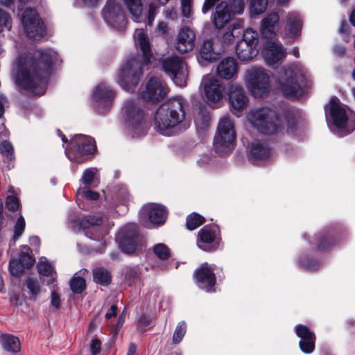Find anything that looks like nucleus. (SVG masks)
Wrapping results in <instances>:
<instances>
[{
    "instance_id": "obj_1",
    "label": "nucleus",
    "mask_w": 355,
    "mask_h": 355,
    "mask_svg": "<svg viewBox=\"0 0 355 355\" xmlns=\"http://www.w3.org/2000/svg\"><path fill=\"white\" fill-rule=\"evenodd\" d=\"M60 62L59 56L51 49L37 50L33 55L26 53L15 62L12 76L21 88L33 95H42L46 91L44 77L53 64Z\"/></svg>"
},
{
    "instance_id": "obj_2",
    "label": "nucleus",
    "mask_w": 355,
    "mask_h": 355,
    "mask_svg": "<svg viewBox=\"0 0 355 355\" xmlns=\"http://www.w3.org/2000/svg\"><path fill=\"white\" fill-rule=\"evenodd\" d=\"M135 43L142 53L143 61L132 58L127 61L120 69L117 82L128 91L133 89L143 73L144 67L151 62L153 52L148 35L143 29H137L134 34Z\"/></svg>"
},
{
    "instance_id": "obj_3",
    "label": "nucleus",
    "mask_w": 355,
    "mask_h": 355,
    "mask_svg": "<svg viewBox=\"0 0 355 355\" xmlns=\"http://www.w3.org/2000/svg\"><path fill=\"white\" fill-rule=\"evenodd\" d=\"M186 101L181 96H175L162 103L157 109L155 117V128L165 136L176 135L187 127L185 119Z\"/></svg>"
},
{
    "instance_id": "obj_4",
    "label": "nucleus",
    "mask_w": 355,
    "mask_h": 355,
    "mask_svg": "<svg viewBox=\"0 0 355 355\" xmlns=\"http://www.w3.org/2000/svg\"><path fill=\"white\" fill-rule=\"evenodd\" d=\"M247 119L252 127L266 135L282 132L286 125V131L288 132L292 131L295 123L291 114L279 116L275 110L267 107L251 110Z\"/></svg>"
},
{
    "instance_id": "obj_5",
    "label": "nucleus",
    "mask_w": 355,
    "mask_h": 355,
    "mask_svg": "<svg viewBox=\"0 0 355 355\" xmlns=\"http://www.w3.org/2000/svg\"><path fill=\"white\" fill-rule=\"evenodd\" d=\"M311 80L308 70L300 63H293L284 67L279 72L277 88L288 98L301 96L304 89L311 85Z\"/></svg>"
},
{
    "instance_id": "obj_6",
    "label": "nucleus",
    "mask_w": 355,
    "mask_h": 355,
    "mask_svg": "<svg viewBox=\"0 0 355 355\" xmlns=\"http://www.w3.org/2000/svg\"><path fill=\"white\" fill-rule=\"evenodd\" d=\"M326 120L340 134L346 135L355 130V112L340 103L336 97L324 107Z\"/></svg>"
},
{
    "instance_id": "obj_7",
    "label": "nucleus",
    "mask_w": 355,
    "mask_h": 355,
    "mask_svg": "<svg viewBox=\"0 0 355 355\" xmlns=\"http://www.w3.org/2000/svg\"><path fill=\"white\" fill-rule=\"evenodd\" d=\"M125 124L128 128L132 137H139L146 132L144 111L134 100L125 102L121 111Z\"/></svg>"
},
{
    "instance_id": "obj_8",
    "label": "nucleus",
    "mask_w": 355,
    "mask_h": 355,
    "mask_svg": "<svg viewBox=\"0 0 355 355\" xmlns=\"http://www.w3.org/2000/svg\"><path fill=\"white\" fill-rule=\"evenodd\" d=\"M235 139L236 133L232 120L228 116L221 118L214 141L215 151L219 155L228 153L233 150Z\"/></svg>"
},
{
    "instance_id": "obj_9",
    "label": "nucleus",
    "mask_w": 355,
    "mask_h": 355,
    "mask_svg": "<svg viewBox=\"0 0 355 355\" xmlns=\"http://www.w3.org/2000/svg\"><path fill=\"white\" fill-rule=\"evenodd\" d=\"M94 139L85 135H76L65 147V154L73 162L80 163L81 156L89 155L96 150Z\"/></svg>"
},
{
    "instance_id": "obj_10",
    "label": "nucleus",
    "mask_w": 355,
    "mask_h": 355,
    "mask_svg": "<svg viewBox=\"0 0 355 355\" xmlns=\"http://www.w3.org/2000/svg\"><path fill=\"white\" fill-rule=\"evenodd\" d=\"M245 82L248 89L254 96H261L270 87V76L263 67H253L246 71Z\"/></svg>"
},
{
    "instance_id": "obj_11",
    "label": "nucleus",
    "mask_w": 355,
    "mask_h": 355,
    "mask_svg": "<svg viewBox=\"0 0 355 355\" xmlns=\"http://www.w3.org/2000/svg\"><path fill=\"white\" fill-rule=\"evenodd\" d=\"M81 225L85 228L90 230L84 231L85 234L88 238L102 241L104 243V237L107 234L108 229L111 228L114 224L112 221H109L106 218L98 217L96 216L89 215L83 218Z\"/></svg>"
},
{
    "instance_id": "obj_12",
    "label": "nucleus",
    "mask_w": 355,
    "mask_h": 355,
    "mask_svg": "<svg viewBox=\"0 0 355 355\" xmlns=\"http://www.w3.org/2000/svg\"><path fill=\"white\" fill-rule=\"evenodd\" d=\"M21 21L28 37L39 40L44 35V24L35 9L24 10L21 14Z\"/></svg>"
},
{
    "instance_id": "obj_13",
    "label": "nucleus",
    "mask_w": 355,
    "mask_h": 355,
    "mask_svg": "<svg viewBox=\"0 0 355 355\" xmlns=\"http://www.w3.org/2000/svg\"><path fill=\"white\" fill-rule=\"evenodd\" d=\"M163 69L175 85L183 87L187 84L188 70L186 63L180 58L173 56L162 62Z\"/></svg>"
},
{
    "instance_id": "obj_14",
    "label": "nucleus",
    "mask_w": 355,
    "mask_h": 355,
    "mask_svg": "<svg viewBox=\"0 0 355 355\" xmlns=\"http://www.w3.org/2000/svg\"><path fill=\"white\" fill-rule=\"evenodd\" d=\"M167 217V210L162 205L148 203L142 207L139 211L140 222L150 228V224L163 225Z\"/></svg>"
},
{
    "instance_id": "obj_15",
    "label": "nucleus",
    "mask_w": 355,
    "mask_h": 355,
    "mask_svg": "<svg viewBox=\"0 0 355 355\" xmlns=\"http://www.w3.org/2000/svg\"><path fill=\"white\" fill-rule=\"evenodd\" d=\"M105 22L119 31H122L126 26V18L121 7L115 0H107L103 10Z\"/></svg>"
},
{
    "instance_id": "obj_16",
    "label": "nucleus",
    "mask_w": 355,
    "mask_h": 355,
    "mask_svg": "<svg viewBox=\"0 0 355 355\" xmlns=\"http://www.w3.org/2000/svg\"><path fill=\"white\" fill-rule=\"evenodd\" d=\"M114 97V91L105 83H101L93 92L92 97L93 106L99 113H103L112 106Z\"/></svg>"
},
{
    "instance_id": "obj_17",
    "label": "nucleus",
    "mask_w": 355,
    "mask_h": 355,
    "mask_svg": "<svg viewBox=\"0 0 355 355\" xmlns=\"http://www.w3.org/2000/svg\"><path fill=\"white\" fill-rule=\"evenodd\" d=\"M168 89L165 83L159 78H151L146 83L141 97L146 101L156 103L163 99L168 94Z\"/></svg>"
},
{
    "instance_id": "obj_18",
    "label": "nucleus",
    "mask_w": 355,
    "mask_h": 355,
    "mask_svg": "<svg viewBox=\"0 0 355 355\" xmlns=\"http://www.w3.org/2000/svg\"><path fill=\"white\" fill-rule=\"evenodd\" d=\"M201 86L204 94L209 103L219 102L223 97L225 87L223 83L213 75L207 74L202 78Z\"/></svg>"
},
{
    "instance_id": "obj_19",
    "label": "nucleus",
    "mask_w": 355,
    "mask_h": 355,
    "mask_svg": "<svg viewBox=\"0 0 355 355\" xmlns=\"http://www.w3.org/2000/svg\"><path fill=\"white\" fill-rule=\"evenodd\" d=\"M137 238V225L128 224L119 232L116 240L123 252L127 254H131L136 250Z\"/></svg>"
},
{
    "instance_id": "obj_20",
    "label": "nucleus",
    "mask_w": 355,
    "mask_h": 355,
    "mask_svg": "<svg viewBox=\"0 0 355 355\" xmlns=\"http://www.w3.org/2000/svg\"><path fill=\"white\" fill-rule=\"evenodd\" d=\"M218 228L216 225H205L198 233L197 245L204 251L215 250L219 245L217 239Z\"/></svg>"
},
{
    "instance_id": "obj_21",
    "label": "nucleus",
    "mask_w": 355,
    "mask_h": 355,
    "mask_svg": "<svg viewBox=\"0 0 355 355\" xmlns=\"http://www.w3.org/2000/svg\"><path fill=\"white\" fill-rule=\"evenodd\" d=\"M215 266L207 263H202L195 272L198 286L207 292H214L216 277L214 273Z\"/></svg>"
},
{
    "instance_id": "obj_22",
    "label": "nucleus",
    "mask_w": 355,
    "mask_h": 355,
    "mask_svg": "<svg viewBox=\"0 0 355 355\" xmlns=\"http://www.w3.org/2000/svg\"><path fill=\"white\" fill-rule=\"evenodd\" d=\"M196 44V33L188 26H183L178 31L175 48L180 53H185L192 51Z\"/></svg>"
},
{
    "instance_id": "obj_23",
    "label": "nucleus",
    "mask_w": 355,
    "mask_h": 355,
    "mask_svg": "<svg viewBox=\"0 0 355 355\" xmlns=\"http://www.w3.org/2000/svg\"><path fill=\"white\" fill-rule=\"evenodd\" d=\"M229 101L232 108L238 112L243 111L248 104V98L243 88L236 83L228 87Z\"/></svg>"
},
{
    "instance_id": "obj_24",
    "label": "nucleus",
    "mask_w": 355,
    "mask_h": 355,
    "mask_svg": "<svg viewBox=\"0 0 355 355\" xmlns=\"http://www.w3.org/2000/svg\"><path fill=\"white\" fill-rule=\"evenodd\" d=\"M286 55V49L279 41H271L266 43L264 50V59L268 65H275L281 62Z\"/></svg>"
},
{
    "instance_id": "obj_25",
    "label": "nucleus",
    "mask_w": 355,
    "mask_h": 355,
    "mask_svg": "<svg viewBox=\"0 0 355 355\" xmlns=\"http://www.w3.org/2000/svg\"><path fill=\"white\" fill-rule=\"evenodd\" d=\"M295 332L297 336L301 338L299 343L301 350L306 354L313 352L315 340L314 334L304 325H297Z\"/></svg>"
},
{
    "instance_id": "obj_26",
    "label": "nucleus",
    "mask_w": 355,
    "mask_h": 355,
    "mask_svg": "<svg viewBox=\"0 0 355 355\" xmlns=\"http://www.w3.org/2000/svg\"><path fill=\"white\" fill-rule=\"evenodd\" d=\"M238 69L236 60L232 58H226L218 63L216 73L220 78L229 80L236 76Z\"/></svg>"
},
{
    "instance_id": "obj_27",
    "label": "nucleus",
    "mask_w": 355,
    "mask_h": 355,
    "mask_svg": "<svg viewBox=\"0 0 355 355\" xmlns=\"http://www.w3.org/2000/svg\"><path fill=\"white\" fill-rule=\"evenodd\" d=\"M231 19V11L228 3L222 1L218 3L215 8V12L212 15V22L214 26L220 29L223 28Z\"/></svg>"
},
{
    "instance_id": "obj_28",
    "label": "nucleus",
    "mask_w": 355,
    "mask_h": 355,
    "mask_svg": "<svg viewBox=\"0 0 355 355\" xmlns=\"http://www.w3.org/2000/svg\"><path fill=\"white\" fill-rule=\"evenodd\" d=\"M302 27V21L297 13L288 14L286 19V36L295 41L300 35Z\"/></svg>"
},
{
    "instance_id": "obj_29",
    "label": "nucleus",
    "mask_w": 355,
    "mask_h": 355,
    "mask_svg": "<svg viewBox=\"0 0 355 355\" xmlns=\"http://www.w3.org/2000/svg\"><path fill=\"white\" fill-rule=\"evenodd\" d=\"M279 17L277 13H270L261 22V31L266 38H272L276 34V26Z\"/></svg>"
},
{
    "instance_id": "obj_30",
    "label": "nucleus",
    "mask_w": 355,
    "mask_h": 355,
    "mask_svg": "<svg viewBox=\"0 0 355 355\" xmlns=\"http://www.w3.org/2000/svg\"><path fill=\"white\" fill-rule=\"evenodd\" d=\"M270 155V148L263 143L256 141L251 144L249 158L252 162L266 158Z\"/></svg>"
},
{
    "instance_id": "obj_31",
    "label": "nucleus",
    "mask_w": 355,
    "mask_h": 355,
    "mask_svg": "<svg viewBox=\"0 0 355 355\" xmlns=\"http://www.w3.org/2000/svg\"><path fill=\"white\" fill-rule=\"evenodd\" d=\"M257 48L241 42V40L236 44V53L239 59L241 61H248L255 57L257 54Z\"/></svg>"
},
{
    "instance_id": "obj_32",
    "label": "nucleus",
    "mask_w": 355,
    "mask_h": 355,
    "mask_svg": "<svg viewBox=\"0 0 355 355\" xmlns=\"http://www.w3.org/2000/svg\"><path fill=\"white\" fill-rule=\"evenodd\" d=\"M0 343L4 350L17 353L21 349V344L19 338L10 334H2L0 336Z\"/></svg>"
},
{
    "instance_id": "obj_33",
    "label": "nucleus",
    "mask_w": 355,
    "mask_h": 355,
    "mask_svg": "<svg viewBox=\"0 0 355 355\" xmlns=\"http://www.w3.org/2000/svg\"><path fill=\"white\" fill-rule=\"evenodd\" d=\"M132 19L136 22L141 21L142 17V3L141 0H123Z\"/></svg>"
},
{
    "instance_id": "obj_34",
    "label": "nucleus",
    "mask_w": 355,
    "mask_h": 355,
    "mask_svg": "<svg viewBox=\"0 0 355 355\" xmlns=\"http://www.w3.org/2000/svg\"><path fill=\"white\" fill-rule=\"evenodd\" d=\"M0 152L4 157V162L8 163V168H12L15 155L14 148L12 144L7 140H4L2 142H1Z\"/></svg>"
},
{
    "instance_id": "obj_35",
    "label": "nucleus",
    "mask_w": 355,
    "mask_h": 355,
    "mask_svg": "<svg viewBox=\"0 0 355 355\" xmlns=\"http://www.w3.org/2000/svg\"><path fill=\"white\" fill-rule=\"evenodd\" d=\"M37 270L39 273L42 276L49 277L47 284H50L55 282L56 279V273L51 265L46 261H40L37 263Z\"/></svg>"
},
{
    "instance_id": "obj_36",
    "label": "nucleus",
    "mask_w": 355,
    "mask_h": 355,
    "mask_svg": "<svg viewBox=\"0 0 355 355\" xmlns=\"http://www.w3.org/2000/svg\"><path fill=\"white\" fill-rule=\"evenodd\" d=\"M213 42L211 40H205L200 50V55L205 60H212L216 59V53H215Z\"/></svg>"
},
{
    "instance_id": "obj_37",
    "label": "nucleus",
    "mask_w": 355,
    "mask_h": 355,
    "mask_svg": "<svg viewBox=\"0 0 355 355\" xmlns=\"http://www.w3.org/2000/svg\"><path fill=\"white\" fill-rule=\"evenodd\" d=\"M93 277L95 282L107 285L111 281V275L110 272L103 268H97L93 270Z\"/></svg>"
},
{
    "instance_id": "obj_38",
    "label": "nucleus",
    "mask_w": 355,
    "mask_h": 355,
    "mask_svg": "<svg viewBox=\"0 0 355 355\" xmlns=\"http://www.w3.org/2000/svg\"><path fill=\"white\" fill-rule=\"evenodd\" d=\"M268 0H251L250 12L251 16H256L263 13L267 8Z\"/></svg>"
},
{
    "instance_id": "obj_39",
    "label": "nucleus",
    "mask_w": 355,
    "mask_h": 355,
    "mask_svg": "<svg viewBox=\"0 0 355 355\" xmlns=\"http://www.w3.org/2000/svg\"><path fill=\"white\" fill-rule=\"evenodd\" d=\"M205 219L202 216L193 213L187 216V227L189 230H193L204 223Z\"/></svg>"
},
{
    "instance_id": "obj_40",
    "label": "nucleus",
    "mask_w": 355,
    "mask_h": 355,
    "mask_svg": "<svg viewBox=\"0 0 355 355\" xmlns=\"http://www.w3.org/2000/svg\"><path fill=\"white\" fill-rule=\"evenodd\" d=\"M241 42H245L248 44L257 48L258 43V33L252 28H248L245 31Z\"/></svg>"
},
{
    "instance_id": "obj_41",
    "label": "nucleus",
    "mask_w": 355,
    "mask_h": 355,
    "mask_svg": "<svg viewBox=\"0 0 355 355\" xmlns=\"http://www.w3.org/2000/svg\"><path fill=\"white\" fill-rule=\"evenodd\" d=\"M85 280L79 276H75L71 279L70 287L73 293H80L85 288Z\"/></svg>"
},
{
    "instance_id": "obj_42",
    "label": "nucleus",
    "mask_w": 355,
    "mask_h": 355,
    "mask_svg": "<svg viewBox=\"0 0 355 355\" xmlns=\"http://www.w3.org/2000/svg\"><path fill=\"white\" fill-rule=\"evenodd\" d=\"M24 248L26 250V252L22 251L19 254V263L24 268H29L33 265L35 260L28 253L29 248L24 246Z\"/></svg>"
},
{
    "instance_id": "obj_43",
    "label": "nucleus",
    "mask_w": 355,
    "mask_h": 355,
    "mask_svg": "<svg viewBox=\"0 0 355 355\" xmlns=\"http://www.w3.org/2000/svg\"><path fill=\"white\" fill-rule=\"evenodd\" d=\"M12 28V20L9 15L0 9V33L4 31H10Z\"/></svg>"
},
{
    "instance_id": "obj_44",
    "label": "nucleus",
    "mask_w": 355,
    "mask_h": 355,
    "mask_svg": "<svg viewBox=\"0 0 355 355\" xmlns=\"http://www.w3.org/2000/svg\"><path fill=\"white\" fill-rule=\"evenodd\" d=\"M98 171L96 168H89L86 169L81 178L82 182L85 185L92 184L96 178Z\"/></svg>"
},
{
    "instance_id": "obj_45",
    "label": "nucleus",
    "mask_w": 355,
    "mask_h": 355,
    "mask_svg": "<svg viewBox=\"0 0 355 355\" xmlns=\"http://www.w3.org/2000/svg\"><path fill=\"white\" fill-rule=\"evenodd\" d=\"M155 254L162 260H166L170 257V250L164 243H158L154 246Z\"/></svg>"
},
{
    "instance_id": "obj_46",
    "label": "nucleus",
    "mask_w": 355,
    "mask_h": 355,
    "mask_svg": "<svg viewBox=\"0 0 355 355\" xmlns=\"http://www.w3.org/2000/svg\"><path fill=\"white\" fill-rule=\"evenodd\" d=\"M187 330V324L185 322L181 321L180 322L174 331L173 336V342L175 344L179 343L182 339L183 338Z\"/></svg>"
},
{
    "instance_id": "obj_47",
    "label": "nucleus",
    "mask_w": 355,
    "mask_h": 355,
    "mask_svg": "<svg viewBox=\"0 0 355 355\" xmlns=\"http://www.w3.org/2000/svg\"><path fill=\"white\" fill-rule=\"evenodd\" d=\"M76 196L77 198H85L87 200H96L98 199L99 194L96 191H93L89 189H80L77 191Z\"/></svg>"
},
{
    "instance_id": "obj_48",
    "label": "nucleus",
    "mask_w": 355,
    "mask_h": 355,
    "mask_svg": "<svg viewBox=\"0 0 355 355\" xmlns=\"http://www.w3.org/2000/svg\"><path fill=\"white\" fill-rule=\"evenodd\" d=\"M209 116L207 114L199 113L196 117L195 123L198 129H205L209 124Z\"/></svg>"
},
{
    "instance_id": "obj_49",
    "label": "nucleus",
    "mask_w": 355,
    "mask_h": 355,
    "mask_svg": "<svg viewBox=\"0 0 355 355\" xmlns=\"http://www.w3.org/2000/svg\"><path fill=\"white\" fill-rule=\"evenodd\" d=\"M26 285L32 297H35L40 291L39 282L36 279L28 278L26 281Z\"/></svg>"
},
{
    "instance_id": "obj_50",
    "label": "nucleus",
    "mask_w": 355,
    "mask_h": 355,
    "mask_svg": "<svg viewBox=\"0 0 355 355\" xmlns=\"http://www.w3.org/2000/svg\"><path fill=\"white\" fill-rule=\"evenodd\" d=\"M25 220L20 216L15 225L13 239L15 241L22 234L25 228Z\"/></svg>"
},
{
    "instance_id": "obj_51",
    "label": "nucleus",
    "mask_w": 355,
    "mask_h": 355,
    "mask_svg": "<svg viewBox=\"0 0 355 355\" xmlns=\"http://www.w3.org/2000/svg\"><path fill=\"white\" fill-rule=\"evenodd\" d=\"M193 0H181L182 15L189 18L192 15Z\"/></svg>"
},
{
    "instance_id": "obj_52",
    "label": "nucleus",
    "mask_w": 355,
    "mask_h": 355,
    "mask_svg": "<svg viewBox=\"0 0 355 355\" xmlns=\"http://www.w3.org/2000/svg\"><path fill=\"white\" fill-rule=\"evenodd\" d=\"M159 4L155 2H150L148 6V25L152 26L155 19V17L157 13V9Z\"/></svg>"
},
{
    "instance_id": "obj_53",
    "label": "nucleus",
    "mask_w": 355,
    "mask_h": 355,
    "mask_svg": "<svg viewBox=\"0 0 355 355\" xmlns=\"http://www.w3.org/2000/svg\"><path fill=\"white\" fill-rule=\"evenodd\" d=\"M23 267L16 259H12L9 263L10 273L15 276H19L23 270Z\"/></svg>"
},
{
    "instance_id": "obj_54",
    "label": "nucleus",
    "mask_w": 355,
    "mask_h": 355,
    "mask_svg": "<svg viewBox=\"0 0 355 355\" xmlns=\"http://www.w3.org/2000/svg\"><path fill=\"white\" fill-rule=\"evenodd\" d=\"M231 8L234 14H241L245 8L244 0H232Z\"/></svg>"
},
{
    "instance_id": "obj_55",
    "label": "nucleus",
    "mask_w": 355,
    "mask_h": 355,
    "mask_svg": "<svg viewBox=\"0 0 355 355\" xmlns=\"http://www.w3.org/2000/svg\"><path fill=\"white\" fill-rule=\"evenodd\" d=\"M6 205L10 211H16L19 207L18 199L13 196H9L6 198Z\"/></svg>"
},
{
    "instance_id": "obj_56",
    "label": "nucleus",
    "mask_w": 355,
    "mask_h": 355,
    "mask_svg": "<svg viewBox=\"0 0 355 355\" xmlns=\"http://www.w3.org/2000/svg\"><path fill=\"white\" fill-rule=\"evenodd\" d=\"M90 350L92 355H98L101 350V342L98 338L92 340Z\"/></svg>"
},
{
    "instance_id": "obj_57",
    "label": "nucleus",
    "mask_w": 355,
    "mask_h": 355,
    "mask_svg": "<svg viewBox=\"0 0 355 355\" xmlns=\"http://www.w3.org/2000/svg\"><path fill=\"white\" fill-rule=\"evenodd\" d=\"M151 320L147 315H141L138 320V325L139 328L145 330L146 327L150 324Z\"/></svg>"
},
{
    "instance_id": "obj_58",
    "label": "nucleus",
    "mask_w": 355,
    "mask_h": 355,
    "mask_svg": "<svg viewBox=\"0 0 355 355\" xmlns=\"http://www.w3.org/2000/svg\"><path fill=\"white\" fill-rule=\"evenodd\" d=\"M51 304L55 309H58L60 305V299L59 295L55 292L53 291L51 293Z\"/></svg>"
},
{
    "instance_id": "obj_59",
    "label": "nucleus",
    "mask_w": 355,
    "mask_h": 355,
    "mask_svg": "<svg viewBox=\"0 0 355 355\" xmlns=\"http://www.w3.org/2000/svg\"><path fill=\"white\" fill-rule=\"evenodd\" d=\"M218 0H205L202 8V12L206 14L216 3Z\"/></svg>"
},
{
    "instance_id": "obj_60",
    "label": "nucleus",
    "mask_w": 355,
    "mask_h": 355,
    "mask_svg": "<svg viewBox=\"0 0 355 355\" xmlns=\"http://www.w3.org/2000/svg\"><path fill=\"white\" fill-rule=\"evenodd\" d=\"M300 264L309 270H315L317 268L318 263L313 261L308 260L306 262H300Z\"/></svg>"
},
{
    "instance_id": "obj_61",
    "label": "nucleus",
    "mask_w": 355,
    "mask_h": 355,
    "mask_svg": "<svg viewBox=\"0 0 355 355\" xmlns=\"http://www.w3.org/2000/svg\"><path fill=\"white\" fill-rule=\"evenodd\" d=\"M164 15L166 18L170 19L173 21L178 19L177 12L173 8L166 10Z\"/></svg>"
},
{
    "instance_id": "obj_62",
    "label": "nucleus",
    "mask_w": 355,
    "mask_h": 355,
    "mask_svg": "<svg viewBox=\"0 0 355 355\" xmlns=\"http://www.w3.org/2000/svg\"><path fill=\"white\" fill-rule=\"evenodd\" d=\"M116 310H117L116 305H115V304L112 305L110 310L106 313L105 318L107 319H110L113 317H115L116 315Z\"/></svg>"
},
{
    "instance_id": "obj_63",
    "label": "nucleus",
    "mask_w": 355,
    "mask_h": 355,
    "mask_svg": "<svg viewBox=\"0 0 355 355\" xmlns=\"http://www.w3.org/2000/svg\"><path fill=\"white\" fill-rule=\"evenodd\" d=\"M334 52L338 56H343L345 53V49L340 45L334 47Z\"/></svg>"
},
{
    "instance_id": "obj_64",
    "label": "nucleus",
    "mask_w": 355,
    "mask_h": 355,
    "mask_svg": "<svg viewBox=\"0 0 355 355\" xmlns=\"http://www.w3.org/2000/svg\"><path fill=\"white\" fill-rule=\"evenodd\" d=\"M29 241H30V244L32 246H35V247H37V248L40 246V238L38 236H31L30 239H29Z\"/></svg>"
}]
</instances>
